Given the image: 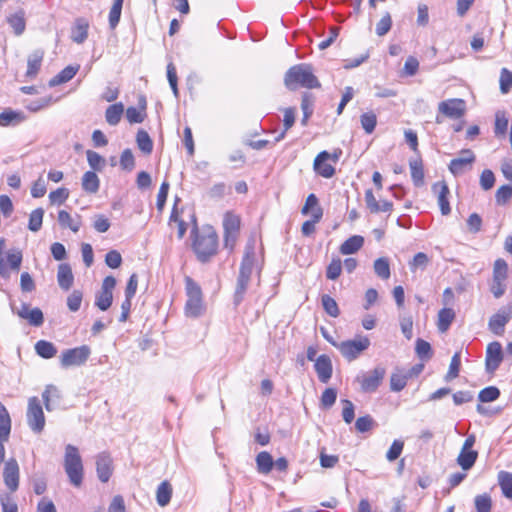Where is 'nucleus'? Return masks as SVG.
Listing matches in <instances>:
<instances>
[{
  "instance_id": "a878e982",
  "label": "nucleus",
  "mask_w": 512,
  "mask_h": 512,
  "mask_svg": "<svg viewBox=\"0 0 512 512\" xmlns=\"http://www.w3.org/2000/svg\"><path fill=\"white\" fill-rule=\"evenodd\" d=\"M123 112L124 105L121 102L108 106L105 111L106 122L111 126L117 125L122 118Z\"/></svg>"
},
{
  "instance_id": "7ed1b4c3",
  "label": "nucleus",
  "mask_w": 512,
  "mask_h": 512,
  "mask_svg": "<svg viewBox=\"0 0 512 512\" xmlns=\"http://www.w3.org/2000/svg\"><path fill=\"white\" fill-rule=\"evenodd\" d=\"M192 234L194 235L193 249L197 258L201 262H207L217 252L218 236L216 232L208 228L202 233H198V228L195 225L192 229Z\"/></svg>"
},
{
  "instance_id": "dca6fc26",
  "label": "nucleus",
  "mask_w": 512,
  "mask_h": 512,
  "mask_svg": "<svg viewBox=\"0 0 512 512\" xmlns=\"http://www.w3.org/2000/svg\"><path fill=\"white\" fill-rule=\"evenodd\" d=\"M112 463V458L108 453L102 452L97 455L96 471L97 476L101 482L106 483L109 481L113 472Z\"/></svg>"
},
{
  "instance_id": "3c124183",
  "label": "nucleus",
  "mask_w": 512,
  "mask_h": 512,
  "mask_svg": "<svg viewBox=\"0 0 512 512\" xmlns=\"http://www.w3.org/2000/svg\"><path fill=\"white\" fill-rule=\"evenodd\" d=\"M460 364H461V357H460V353L459 352H456L453 356H452V359H451V362H450V365H449V369H448V372L445 376V379L447 381H450L452 379H455L456 377H458L459 375V370H460Z\"/></svg>"
},
{
  "instance_id": "a19ab883",
  "label": "nucleus",
  "mask_w": 512,
  "mask_h": 512,
  "mask_svg": "<svg viewBox=\"0 0 512 512\" xmlns=\"http://www.w3.org/2000/svg\"><path fill=\"white\" fill-rule=\"evenodd\" d=\"M25 116L22 112H17L13 110H5L0 113V126L6 127L12 123H19L24 121Z\"/></svg>"
},
{
  "instance_id": "ea45409f",
  "label": "nucleus",
  "mask_w": 512,
  "mask_h": 512,
  "mask_svg": "<svg viewBox=\"0 0 512 512\" xmlns=\"http://www.w3.org/2000/svg\"><path fill=\"white\" fill-rule=\"evenodd\" d=\"M58 222L63 228H69L73 232H78L81 226V223L78 220H74L71 215L65 211L61 210L58 213Z\"/></svg>"
},
{
  "instance_id": "72a5a7b5",
  "label": "nucleus",
  "mask_w": 512,
  "mask_h": 512,
  "mask_svg": "<svg viewBox=\"0 0 512 512\" xmlns=\"http://www.w3.org/2000/svg\"><path fill=\"white\" fill-rule=\"evenodd\" d=\"M172 487L167 481H163L157 488L156 500L159 506L165 507L171 500Z\"/></svg>"
},
{
  "instance_id": "0e129e2a",
  "label": "nucleus",
  "mask_w": 512,
  "mask_h": 512,
  "mask_svg": "<svg viewBox=\"0 0 512 512\" xmlns=\"http://www.w3.org/2000/svg\"><path fill=\"white\" fill-rule=\"evenodd\" d=\"M42 397H43V400H44V404H45V407L48 411L51 410V400L53 398H57L59 399L60 398V393H59V390L57 389V387L53 386V385H48L43 394H42Z\"/></svg>"
},
{
  "instance_id": "2f4dec72",
  "label": "nucleus",
  "mask_w": 512,
  "mask_h": 512,
  "mask_svg": "<svg viewBox=\"0 0 512 512\" xmlns=\"http://www.w3.org/2000/svg\"><path fill=\"white\" fill-rule=\"evenodd\" d=\"M478 457V452L475 450H463L461 449L457 463L463 470H469L473 467Z\"/></svg>"
},
{
  "instance_id": "864d4df0",
  "label": "nucleus",
  "mask_w": 512,
  "mask_h": 512,
  "mask_svg": "<svg viewBox=\"0 0 512 512\" xmlns=\"http://www.w3.org/2000/svg\"><path fill=\"white\" fill-rule=\"evenodd\" d=\"M176 205H177V201L175 202L174 207L171 212V215H170V225L172 223L177 224L178 238L181 239L184 237V235L186 233L187 225L182 219L179 218V213H178Z\"/></svg>"
},
{
  "instance_id": "680f3d73",
  "label": "nucleus",
  "mask_w": 512,
  "mask_h": 512,
  "mask_svg": "<svg viewBox=\"0 0 512 512\" xmlns=\"http://www.w3.org/2000/svg\"><path fill=\"white\" fill-rule=\"evenodd\" d=\"M375 425L374 419L370 415L359 417L355 422V428L358 432L364 433L371 430Z\"/></svg>"
},
{
  "instance_id": "7c9ffc66",
  "label": "nucleus",
  "mask_w": 512,
  "mask_h": 512,
  "mask_svg": "<svg viewBox=\"0 0 512 512\" xmlns=\"http://www.w3.org/2000/svg\"><path fill=\"white\" fill-rule=\"evenodd\" d=\"M455 318V312L451 308H443L438 312L437 327L440 332H446Z\"/></svg>"
},
{
  "instance_id": "20e7f679",
  "label": "nucleus",
  "mask_w": 512,
  "mask_h": 512,
  "mask_svg": "<svg viewBox=\"0 0 512 512\" xmlns=\"http://www.w3.org/2000/svg\"><path fill=\"white\" fill-rule=\"evenodd\" d=\"M64 469L71 484L79 487L83 481L84 468L79 450L72 444L65 447Z\"/></svg>"
},
{
  "instance_id": "c9c22d12",
  "label": "nucleus",
  "mask_w": 512,
  "mask_h": 512,
  "mask_svg": "<svg viewBox=\"0 0 512 512\" xmlns=\"http://www.w3.org/2000/svg\"><path fill=\"white\" fill-rule=\"evenodd\" d=\"M35 351L44 359L53 358L57 353V349L54 344L46 340H39L35 344Z\"/></svg>"
},
{
  "instance_id": "bb28decb",
  "label": "nucleus",
  "mask_w": 512,
  "mask_h": 512,
  "mask_svg": "<svg viewBox=\"0 0 512 512\" xmlns=\"http://www.w3.org/2000/svg\"><path fill=\"white\" fill-rule=\"evenodd\" d=\"M409 379L408 374L402 369H396L390 377V389L394 392L403 390Z\"/></svg>"
},
{
  "instance_id": "412c9836",
  "label": "nucleus",
  "mask_w": 512,
  "mask_h": 512,
  "mask_svg": "<svg viewBox=\"0 0 512 512\" xmlns=\"http://www.w3.org/2000/svg\"><path fill=\"white\" fill-rule=\"evenodd\" d=\"M328 159H330V154L327 151H322L314 160V170L324 178H331L335 174L334 167L326 163Z\"/></svg>"
},
{
  "instance_id": "9b49d317",
  "label": "nucleus",
  "mask_w": 512,
  "mask_h": 512,
  "mask_svg": "<svg viewBox=\"0 0 512 512\" xmlns=\"http://www.w3.org/2000/svg\"><path fill=\"white\" fill-rule=\"evenodd\" d=\"M438 111L450 119H459L466 112V104L459 98L448 99L439 103Z\"/></svg>"
},
{
  "instance_id": "c756f323",
  "label": "nucleus",
  "mask_w": 512,
  "mask_h": 512,
  "mask_svg": "<svg viewBox=\"0 0 512 512\" xmlns=\"http://www.w3.org/2000/svg\"><path fill=\"white\" fill-rule=\"evenodd\" d=\"M363 243L364 239L362 236H351L340 246V252L343 255L353 254L363 246Z\"/></svg>"
},
{
  "instance_id": "a211bd4d",
  "label": "nucleus",
  "mask_w": 512,
  "mask_h": 512,
  "mask_svg": "<svg viewBox=\"0 0 512 512\" xmlns=\"http://www.w3.org/2000/svg\"><path fill=\"white\" fill-rule=\"evenodd\" d=\"M20 318L25 319L30 325L39 327L44 322V316L39 308H31L28 304L22 303L20 309L17 311Z\"/></svg>"
},
{
  "instance_id": "e2e57ef3",
  "label": "nucleus",
  "mask_w": 512,
  "mask_h": 512,
  "mask_svg": "<svg viewBox=\"0 0 512 512\" xmlns=\"http://www.w3.org/2000/svg\"><path fill=\"white\" fill-rule=\"evenodd\" d=\"M342 271V262L339 258L333 259L327 267L326 277L330 280H336Z\"/></svg>"
},
{
  "instance_id": "473e14b6",
  "label": "nucleus",
  "mask_w": 512,
  "mask_h": 512,
  "mask_svg": "<svg viewBox=\"0 0 512 512\" xmlns=\"http://www.w3.org/2000/svg\"><path fill=\"white\" fill-rule=\"evenodd\" d=\"M257 470L261 474H268L271 472L274 461L270 453L262 451L256 456Z\"/></svg>"
},
{
  "instance_id": "37998d69",
  "label": "nucleus",
  "mask_w": 512,
  "mask_h": 512,
  "mask_svg": "<svg viewBox=\"0 0 512 512\" xmlns=\"http://www.w3.org/2000/svg\"><path fill=\"white\" fill-rule=\"evenodd\" d=\"M11 432V418L5 408L0 402V436L9 437Z\"/></svg>"
},
{
  "instance_id": "bf43d9fd",
  "label": "nucleus",
  "mask_w": 512,
  "mask_h": 512,
  "mask_svg": "<svg viewBox=\"0 0 512 512\" xmlns=\"http://www.w3.org/2000/svg\"><path fill=\"white\" fill-rule=\"evenodd\" d=\"M377 118L372 112L364 113L361 115V125L366 133L371 134L376 126Z\"/></svg>"
},
{
  "instance_id": "2eb2a0df",
  "label": "nucleus",
  "mask_w": 512,
  "mask_h": 512,
  "mask_svg": "<svg viewBox=\"0 0 512 512\" xmlns=\"http://www.w3.org/2000/svg\"><path fill=\"white\" fill-rule=\"evenodd\" d=\"M4 483L12 492L16 491L19 486V465L14 458H10L5 463L3 471Z\"/></svg>"
},
{
  "instance_id": "ddd939ff",
  "label": "nucleus",
  "mask_w": 512,
  "mask_h": 512,
  "mask_svg": "<svg viewBox=\"0 0 512 512\" xmlns=\"http://www.w3.org/2000/svg\"><path fill=\"white\" fill-rule=\"evenodd\" d=\"M503 360L502 346L499 342H491L486 349L485 367L487 372L494 373Z\"/></svg>"
},
{
  "instance_id": "4be33fe9",
  "label": "nucleus",
  "mask_w": 512,
  "mask_h": 512,
  "mask_svg": "<svg viewBox=\"0 0 512 512\" xmlns=\"http://www.w3.org/2000/svg\"><path fill=\"white\" fill-rule=\"evenodd\" d=\"M57 281L60 288L65 291L69 290L72 287L74 282V276L69 264L62 263L59 265L57 272Z\"/></svg>"
},
{
  "instance_id": "39448f33",
  "label": "nucleus",
  "mask_w": 512,
  "mask_h": 512,
  "mask_svg": "<svg viewBox=\"0 0 512 512\" xmlns=\"http://www.w3.org/2000/svg\"><path fill=\"white\" fill-rule=\"evenodd\" d=\"M185 290L187 295L185 315L189 318L200 317L205 311L202 290L200 286L192 278L186 277Z\"/></svg>"
},
{
  "instance_id": "5fc2aeb1",
  "label": "nucleus",
  "mask_w": 512,
  "mask_h": 512,
  "mask_svg": "<svg viewBox=\"0 0 512 512\" xmlns=\"http://www.w3.org/2000/svg\"><path fill=\"white\" fill-rule=\"evenodd\" d=\"M499 83L501 93L507 94L512 88V72L507 68H502Z\"/></svg>"
},
{
  "instance_id": "cd10ccee",
  "label": "nucleus",
  "mask_w": 512,
  "mask_h": 512,
  "mask_svg": "<svg viewBox=\"0 0 512 512\" xmlns=\"http://www.w3.org/2000/svg\"><path fill=\"white\" fill-rule=\"evenodd\" d=\"M100 180L94 171H87L82 177V188L85 192L94 194L99 190Z\"/></svg>"
},
{
  "instance_id": "4468645a",
  "label": "nucleus",
  "mask_w": 512,
  "mask_h": 512,
  "mask_svg": "<svg viewBox=\"0 0 512 512\" xmlns=\"http://www.w3.org/2000/svg\"><path fill=\"white\" fill-rule=\"evenodd\" d=\"M512 318V307H503L491 316L488 326L495 335H502L504 327Z\"/></svg>"
},
{
  "instance_id": "09e8293b",
  "label": "nucleus",
  "mask_w": 512,
  "mask_h": 512,
  "mask_svg": "<svg viewBox=\"0 0 512 512\" xmlns=\"http://www.w3.org/2000/svg\"><path fill=\"white\" fill-rule=\"evenodd\" d=\"M325 312L331 317H338L340 314L337 302L329 295L325 294L321 299Z\"/></svg>"
},
{
  "instance_id": "f257e3e1",
  "label": "nucleus",
  "mask_w": 512,
  "mask_h": 512,
  "mask_svg": "<svg viewBox=\"0 0 512 512\" xmlns=\"http://www.w3.org/2000/svg\"><path fill=\"white\" fill-rule=\"evenodd\" d=\"M284 84L291 91L299 87L313 89L321 86L311 65L304 63L289 68L284 77Z\"/></svg>"
},
{
  "instance_id": "0eeeda50",
  "label": "nucleus",
  "mask_w": 512,
  "mask_h": 512,
  "mask_svg": "<svg viewBox=\"0 0 512 512\" xmlns=\"http://www.w3.org/2000/svg\"><path fill=\"white\" fill-rule=\"evenodd\" d=\"M91 354V349L88 345L64 350L60 357V364L63 368L72 366H81L86 363Z\"/></svg>"
},
{
  "instance_id": "774afa93",
  "label": "nucleus",
  "mask_w": 512,
  "mask_h": 512,
  "mask_svg": "<svg viewBox=\"0 0 512 512\" xmlns=\"http://www.w3.org/2000/svg\"><path fill=\"white\" fill-rule=\"evenodd\" d=\"M404 443L401 440H394L389 450L386 453L388 461H395L402 453Z\"/></svg>"
},
{
  "instance_id": "4c0bfd02",
  "label": "nucleus",
  "mask_w": 512,
  "mask_h": 512,
  "mask_svg": "<svg viewBox=\"0 0 512 512\" xmlns=\"http://www.w3.org/2000/svg\"><path fill=\"white\" fill-rule=\"evenodd\" d=\"M374 272L375 274L383 279L387 280L390 278L391 272H390V264L389 260L386 257H380L374 261Z\"/></svg>"
},
{
  "instance_id": "6ab92c4d",
  "label": "nucleus",
  "mask_w": 512,
  "mask_h": 512,
  "mask_svg": "<svg viewBox=\"0 0 512 512\" xmlns=\"http://www.w3.org/2000/svg\"><path fill=\"white\" fill-rule=\"evenodd\" d=\"M433 192L437 195L438 205L442 215H448L451 212L448 201L449 188L444 181L436 182L432 186Z\"/></svg>"
},
{
  "instance_id": "f8f14e48",
  "label": "nucleus",
  "mask_w": 512,
  "mask_h": 512,
  "mask_svg": "<svg viewBox=\"0 0 512 512\" xmlns=\"http://www.w3.org/2000/svg\"><path fill=\"white\" fill-rule=\"evenodd\" d=\"M460 154V157L452 159L449 164V170L455 176L470 169L475 161V155L470 149H463Z\"/></svg>"
},
{
  "instance_id": "49530a36",
  "label": "nucleus",
  "mask_w": 512,
  "mask_h": 512,
  "mask_svg": "<svg viewBox=\"0 0 512 512\" xmlns=\"http://www.w3.org/2000/svg\"><path fill=\"white\" fill-rule=\"evenodd\" d=\"M44 216V210L42 208H37L33 210L29 216L28 228L32 232H37L42 227Z\"/></svg>"
},
{
  "instance_id": "423d86ee",
  "label": "nucleus",
  "mask_w": 512,
  "mask_h": 512,
  "mask_svg": "<svg viewBox=\"0 0 512 512\" xmlns=\"http://www.w3.org/2000/svg\"><path fill=\"white\" fill-rule=\"evenodd\" d=\"M333 345L338 348L344 358L352 361L369 347L370 340L366 336H358L339 344L333 343Z\"/></svg>"
},
{
  "instance_id": "aec40b11",
  "label": "nucleus",
  "mask_w": 512,
  "mask_h": 512,
  "mask_svg": "<svg viewBox=\"0 0 512 512\" xmlns=\"http://www.w3.org/2000/svg\"><path fill=\"white\" fill-rule=\"evenodd\" d=\"M315 371L322 383H327L332 376V363L329 356L322 354L315 360Z\"/></svg>"
},
{
  "instance_id": "338daca9",
  "label": "nucleus",
  "mask_w": 512,
  "mask_h": 512,
  "mask_svg": "<svg viewBox=\"0 0 512 512\" xmlns=\"http://www.w3.org/2000/svg\"><path fill=\"white\" fill-rule=\"evenodd\" d=\"M495 183L494 173L490 169H485L480 175V186L483 190H490Z\"/></svg>"
},
{
  "instance_id": "9d476101",
  "label": "nucleus",
  "mask_w": 512,
  "mask_h": 512,
  "mask_svg": "<svg viewBox=\"0 0 512 512\" xmlns=\"http://www.w3.org/2000/svg\"><path fill=\"white\" fill-rule=\"evenodd\" d=\"M386 370L384 367H375L372 371H369L361 376L357 377V381L360 383L361 390L363 392H374L382 383Z\"/></svg>"
},
{
  "instance_id": "c03bdc74",
  "label": "nucleus",
  "mask_w": 512,
  "mask_h": 512,
  "mask_svg": "<svg viewBox=\"0 0 512 512\" xmlns=\"http://www.w3.org/2000/svg\"><path fill=\"white\" fill-rule=\"evenodd\" d=\"M508 128V118L505 111H497L495 114L494 133L496 136H504Z\"/></svg>"
},
{
  "instance_id": "de8ad7c7",
  "label": "nucleus",
  "mask_w": 512,
  "mask_h": 512,
  "mask_svg": "<svg viewBox=\"0 0 512 512\" xmlns=\"http://www.w3.org/2000/svg\"><path fill=\"white\" fill-rule=\"evenodd\" d=\"M508 265L504 259H497L493 267V279L505 281L507 279Z\"/></svg>"
},
{
  "instance_id": "f704fd0d",
  "label": "nucleus",
  "mask_w": 512,
  "mask_h": 512,
  "mask_svg": "<svg viewBox=\"0 0 512 512\" xmlns=\"http://www.w3.org/2000/svg\"><path fill=\"white\" fill-rule=\"evenodd\" d=\"M88 36V24L80 19L76 21L75 26L71 32V39L78 44L83 43Z\"/></svg>"
},
{
  "instance_id": "f3484780",
  "label": "nucleus",
  "mask_w": 512,
  "mask_h": 512,
  "mask_svg": "<svg viewBox=\"0 0 512 512\" xmlns=\"http://www.w3.org/2000/svg\"><path fill=\"white\" fill-rule=\"evenodd\" d=\"M22 262V253L19 250L9 251L6 259L0 257V275L2 277H9V267L12 270L18 271Z\"/></svg>"
},
{
  "instance_id": "69168bd1",
  "label": "nucleus",
  "mask_w": 512,
  "mask_h": 512,
  "mask_svg": "<svg viewBox=\"0 0 512 512\" xmlns=\"http://www.w3.org/2000/svg\"><path fill=\"white\" fill-rule=\"evenodd\" d=\"M83 294L79 290H74L68 297H67V306L70 311L76 312L80 309L81 302H82Z\"/></svg>"
},
{
  "instance_id": "13d9d810",
  "label": "nucleus",
  "mask_w": 512,
  "mask_h": 512,
  "mask_svg": "<svg viewBox=\"0 0 512 512\" xmlns=\"http://www.w3.org/2000/svg\"><path fill=\"white\" fill-rule=\"evenodd\" d=\"M491 506L492 501L488 494H481L475 497V508L477 512H490Z\"/></svg>"
},
{
  "instance_id": "393cba45",
  "label": "nucleus",
  "mask_w": 512,
  "mask_h": 512,
  "mask_svg": "<svg viewBox=\"0 0 512 512\" xmlns=\"http://www.w3.org/2000/svg\"><path fill=\"white\" fill-rule=\"evenodd\" d=\"M79 65L72 66L69 65L65 67L63 70H61L57 75H55L53 78L49 80V86L55 87L57 85L66 83L70 81L78 72Z\"/></svg>"
},
{
  "instance_id": "6e6d98bb",
  "label": "nucleus",
  "mask_w": 512,
  "mask_h": 512,
  "mask_svg": "<svg viewBox=\"0 0 512 512\" xmlns=\"http://www.w3.org/2000/svg\"><path fill=\"white\" fill-rule=\"evenodd\" d=\"M336 398H337L336 389L331 388V387L326 388L324 390V392L322 393V396L320 399L321 406L325 409L331 408L334 405Z\"/></svg>"
},
{
  "instance_id": "5701e85b",
  "label": "nucleus",
  "mask_w": 512,
  "mask_h": 512,
  "mask_svg": "<svg viewBox=\"0 0 512 512\" xmlns=\"http://www.w3.org/2000/svg\"><path fill=\"white\" fill-rule=\"evenodd\" d=\"M44 52L42 50L33 51L27 59L26 77L33 79L38 74L43 61Z\"/></svg>"
},
{
  "instance_id": "a18cd8bd",
  "label": "nucleus",
  "mask_w": 512,
  "mask_h": 512,
  "mask_svg": "<svg viewBox=\"0 0 512 512\" xmlns=\"http://www.w3.org/2000/svg\"><path fill=\"white\" fill-rule=\"evenodd\" d=\"M136 141L139 149L144 152L145 154H150L153 149V142L149 136V134L144 131L140 130L137 133Z\"/></svg>"
},
{
  "instance_id": "052dcab7",
  "label": "nucleus",
  "mask_w": 512,
  "mask_h": 512,
  "mask_svg": "<svg viewBox=\"0 0 512 512\" xmlns=\"http://www.w3.org/2000/svg\"><path fill=\"white\" fill-rule=\"evenodd\" d=\"M512 197V186L511 185H503L498 188L495 194V199L498 205L506 204L509 199Z\"/></svg>"
},
{
  "instance_id": "58836bf2",
  "label": "nucleus",
  "mask_w": 512,
  "mask_h": 512,
  "mask_svg": "<svg viewBox=\"0 0 512 512\" xmlns=\"http://www.w3.org/2000/svg\"><path fill=\"white\" fill-rule=\"evenodd\" d=\"M498 483L506 498L512 499V473L501 471L498 474Z\"/></svg>"
},
{
  "instance_id": "1a4fd4ad",
  "label": "nucleus",
  "mask_w": 512,
  "mask_h": 512,
  "mask_svg": "<svg viewBox=\"0 0 512 512\" xmlns=\"http://www.w3.org/2000/svg\"><path fill=\"white\" fill-rule=\"evenodd\" d=\"M116 286V279L113 276H106L102 282L100 291L96 293L95 305L101 310L106 311L110 308L113 301V290Z\"/></svg>"
},
{
  "instance_id": "e433bc0d",
  "label": "nucleus",
  "mask_w": 512,
  "mask_h": 512,
  "mask_svg": "<svg viewBox=\"0 0 512 512\" xmlns=\"http://www.w3.org/2000/svg\"><path fill=\"white\" fill-rule=\"evenodd\" d=\"M24 11L20 10L8 17V23L13 28L14 33L21 35L26 27Z\"/></svg>"
},
{
  "instance_id": "f03ea898",
  "label": "nucleus",
  "mask_w": 512,
  "mask_h": 512,
  "mask_svg": "<svg viewBox=\"0 0 512 512\" xmlns=\"http://www.w3.org/2000/svg\"><path fill=\"white\" fill-rule=\"evenodd\" d=\"M256 255V240L250 238L245 246L244 256L240 265L239 276L235 290V300L240 302L250 282Z\"/></svg>"
},
{
  "instance_id": "c85d7f7f",
  "label": "nucleus",
  "mask_w": 512,
  "mask_h": 512,
  "mask_svg": "<svg viewBox=\"0 0 512 512\" xmlns=\"http://www.w3.org/2000/svg\"><path fill=\"white\" fill-rule=\"evenodd\" d=\"M429 256L424 252L416 253L413 258L408 262L409 269L412 273L424 271L430 264Z\"/></svg>"
},
{
  "instance_id": "6e6552de",
  "label": "nucleus",
  "mask_w": 512,
  "mask_h": 512,
  "mask_svg": "<svg viewBox=\"0 0 512 512\" xmlns=\"http://www.w3.org/2000/svg\"><path fill=\"white\" fill-rule=\"evenodd\" d=\"M26 417L28 426L33 432L40 433L43 431L45 426V416L37 397L29 398Z\"/></svg>"
},
{
  "instance_id": "b1692460",
  "label": "nucleus",
  "mask_w": 512,
  "mask_h": 512,
  "mask_svg": "<svg viewBox=\"0 0 512 512\" xmlns=\"http://www.w3.org/2000/svg\"><path fill=\"white\" fill-rule=\"evenodd\" d=\"M312 212V218L316 221H320L323 216V210L319 205L318 198L315 194H310L306 198L305 204L301 209V213L303 215H307L309 212Z\"/></svg>"
},
{
  "instance_id": "4d7b16f0",
  "label": "nucleus",
  "mask_w": 512,
  "mask_h": 512,
  "mask_svg": "<svg viewBox=\"0 0 512 512\" xmlns=\"http://www.w3.org/2000/svg\"><path fill=\"white\" fill-rule=\"evenodd\" d=\"M86 154L90 167L94 170H102V168L105 166V159L95 151L88 150Z\"/></svg>"
},
{
  "instance_id": "603ef678",
  "label": "nucleus",
  "mask_w": 512,
  "mask_h": 512,
  "mask_svg": "<svg viewBox=\"0 0 512 512\" xmlns=\"http://www.w3.org/2000/svg\"><path fill=\"white\" fill-rule=\"evenodd\" d=\"M411 177L416 186H421L424 180L422 164L419 161L410 162Z\"/></svg>"
},
{
  "instance_id": "79ce46f5",
  "label": "nucleus",
  "mask_w": 512,
  "mask_h": 512,
  "mask_svg": "<svg viewBox=\"0 0 512 512\" xmlns=\"http://www.w3.org/2000/svg\"><path fill=\"white\" fill-rule=\"evenodd\" d=\"M224 233H239L240 218L239 216L227 212L223 220Z\"/></svg>"
},
{
  "instance_id": "8fccbe9b",
  "label": "nucleus",
  "mask_w": 512,
  "mask_h": 512,
  "mask_svg": "<svg viewBox=\"0 0 512 512\" xmlns=\"http://www.w3.org/2000/svg\"><path fill=\"white\" fill-rule=\"evenodd\" d=\"M500 391L495 386H489L479 392L478 398L481 402H492L499 398Z\"/></svg>"
}]
</instances>
